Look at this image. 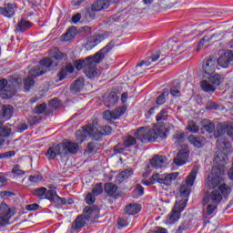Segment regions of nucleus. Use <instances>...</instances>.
Segmentation results:
<instances>
[{
  "label": "nucleus",
  "instance_id": "nucleus-1",
  "mask_svg": "<svg viewBox=\"0 0 233 233\" xmlns=\"http://www.w3.org/2000/svg\"><path fill=\"white\" fill-rule=\"evenodd\" d=\"M225 157H223L222 159H220L218 155L214 159L215 163H218V166L213 167L211 174L208 177L206 187L209 190H218L219 187L223 186V174H225V164L227 163Z\"/></svg>",
  "mask_w": 233,
  "mask_h": 233
},
{
  "label": "nucleus",
  "instance_id": "nucleus-2",
  "mask_svg": "<svg viewBox=\"0 0 233 233\" xmlns=\"http://www.w3.org/2000/svg\"><path fill=\"white\" fill-rule=\"evenodd\" d=\"M116 46L114 40L110 41L105 47L98 51L96 55L92 56L93 60H89L87 66L84 69V72L89 79H94L97 76V67L96 65L101 63L106 56H108V52Z\"/></svg>",
  "mask_w": 233,
  "mask_h": 233
},
{
  "label": "nucleus",
  "instance_id": "nucleus-3",
  "mask_svg": "<svg viewBox=\"0 0 233 233\" xmlns=\"http://www.w3.org/2000/svg\"><path fill=\"white\" fill-rule=\"evenodd\" d=\"M50 66H57V64H54V60L52 58H43L40 61V65L35 66L33 69L29 71V76H27L25 79L24 82V88L25 90H30L34 87V85H35V80H34V77H39V76H43L46 72L47 68H50Z\"/></svg>",
  "mask_w": 233,
  "mask_h": 233
},
{
  "label": "nucleus",
  "instance_id": "nucleus-4",
  "mask_svg": "<svg viewBox=\"0 0 233 233\" xmlns=\"http://www.w3.org/2000/svg\"><path fill=\"white\" fill-rule=\"evenodd\" d=\"M135 136L142 143H153L157 137H165V132L163 127L157 126L153 128L142 127L137 129Z\"/></svg>",
  "mask_w": 233,
  "mask_h": 233
},
{
  "label": "nucleus",
  "instance_id": "nucleus-5",
  "mask_svg": "<svg viewBox=\"0 0 233 233\" xmlns=\"http://www.w3.org/2000/svg\"><path fill=\"white\" fill-rule=\"evenodd\" d=\"M230 192H232V188L228 185L223 184L222 186H219V189H213L204 198V205H207L208 203L219 205L223 199V196L227 197Z\"/></svg>",
  "mask_w": 233,
  "mask_h": 233
},
{
  "label": "nucleus",
  "instance_id": "nucleus-6",
  "mask_svg": "<svg viewBox=\"0 0 233 233\" xmlns=\"http://www.w3.org/2000/svg\"><path fill=\"white\" fill-rule=\"evenodd\" d=\"M187 203H188V199H182L175 203L173 209L166 218L167 225H174V223H177V221H179V218H181V212L185 210Z\"/></svg>",
  "mask_w": 233,
  "mask_h": 233
},
{
  "label": "nucleus",
  "instance_id": "nucleus-7",
  "mask_svg": "<svg viewBox=\"0 0 233 233\" xmlns=\"http://www.w3.org/2000/svg\"><path fill=\"white\" fill-rule=\"evenodd\" d=\"M198 167H193L185 180L186 185L180 187V193L182 196H188V194H190V187L194 186L196 177H198Z\"/></svg>",
  "mask_w": 233,
  "mask_h": 233
},
{
  "label": "nucleus",
  "instance_id": "nucleus-8",
  "mask_svg": "<svg viewBox=\"0 0 233 233\" xmlns=\"http://www.w3.org/2000/svg\"><path fill=\"white\" fill-rule=\"evenodd\" d=\"M219 83H221V76L216 74L210 76L208 80H203L201 82V88L205 92H215L216 86H218Z\"/></svg>",
  "mask_w": 233,
  "mask_h": 233
},
{
  "label": "nucleus",
  "instance_id": "nucleus-9",
  "mask_svg": "<svg viewBox=\"0 0 233 233\" xmlns=\"http://www.w3.org/2000/svg\"><path fill=\"white\" fill-rule=\"evenodd\" d=\"M177 176H179L178 172L171 173V174H154L152 176L153 181H157L160 185H166V187H169V185H172V181H175V179H177Z\"/></svg>",
  "mask_w": 233,
  "mask_h": 233
},
{
  "label": "nucleus",
  "instance_id": "nucleus-10",
  "mask_svg": "<svg viewBox=\"0 0 233 233\" xmlns=\"http://www.w3.org/2000/svg\"><path fill=\"white\" fill-rule=\"evenodd\" d=\"M51 192L56 194V191L54 189H46V187H41L32 190L33 196L38 198L39 199H48V201H54V195H51Z\"/></svg>",
  "mask_w": 233,
  "mask_h": 233
},
{
  "label": "nucleus",
  "instance_id": "nucleus-11",
  "mask_svg": "<svg viewBox=\"0 0 233 233\" xmlns=\"http://www.w3.org/2000/svg\"><path fill=\"white\" fill-rule=\"evenodd\" d=\"M108 37V34L106 33H99L97 35H95L88 38L86 44V50H92L95 46H97L99 43L102 41H105Z\"/></svg>",
  "mask_w": 233,
  "mask_h": 233
},
{
  "label": "nucleus",
  "instance_id": "nucleus-12",
  "mask_svg": "<svg viewBox=\"0 0 233 233\" xmlns=\"http://www.w3.org/2000/svg\"><path fill=\"white\" fill-rule=\"evenodd\" d=\"M89 136V137H94L96 139V134L94 133V127L92 126H86L82 127V129L76 131V141L78 143H83L86 139V137Z\"/></svg>",
  "mask_w": 233,
  "mask_h": 233
},
{
  "label": "nucleus",
  "instance_id": "nucleus-13",
  "mask_svg": "<svg viewBox=\"0 0 233 233\" xmlns=\"http://www.w3.org/2000/svg\"><path fill=\"white\" fill-rule=\"evenodd\" d=\"M12 216H14V214L12 213V209H10L8 205L5 203L0 204V225H7Z\"/></svg>",
  "mask_w": 233,
  "mask_h": 233
},
{
  "label": "nucleus",
  "instance_id": "nucleus-14",
  "mask_svg": "<svg viewBox=\"0 0 233 233\" xmlns=\"http://www.w3.org/2000/svg\"><path fill=\"white\" fill-rule=\"evenodd\" d=\"M62 147V152L64 154V157H66L68 154H77L79 152V144L72 141H66L60 143Z\"/></svg>",
  "mask_w": 233,
  "mask_h": 233
},
{
  "label": "nucleus",
  "instance_id": "nucleus-15",
  "mask_svg": "<svg viewBox=\"0 0 233 233\" xmlns=\"http://www.w3.org/2000/svg\"><path fill=\"white\" fill-rule=\"evenodd\" d=\"M189 156L190 150H188V147L180 149L177 154V157L174 158L173 163H175L177 167H183V165H187Z\"/></svg>",
  "mask_w": 233,
  "mask_h": 233
},
{
  "label": "nucleus",
  "instance_id": "nucleus-16",
  "mask_svg": "<svg viewBox=\"0 0 233 233\" xmlns=\"http://www.w3.org/2000/svg\"><path fill=\"white\" fill-rule=\"evenodd\" d=\"M56 156H60V157H65L61 143L51 146L46 153V157H47V159H49V161H52V159H56Z\"/></svg>",
  "mask_w": 233,
  "mask_h": 233
},
{
  "label": "nucleus",
  "instance_id": "nucleus-17",
  "mask_svg": "<svg viewBox=\"0 0 233 233\" xmlns=\"http://www.w3.org/2000/svg\"><path fill=\"white\" fill-rule=\"evenodd\" d=\"M126 112L127 108L125 106L117 107L113 111H105L104 119H106V121H112V119H119L121 116H123Z\"/></svg>",
  "mask_w": 233,
  "mask_h": 233
},
{
  "label": "nucleus",
  "instance_id": "nucleus-18",
  "mask_svg": "<svg viewBox=\"0 0 233 233\" xmlns=\"http://www.w3.org/2000/svg\"><path fill=\"white\" fill-rule=\"evenodd\" d=\"M119 0H96L91 5L92 12H101L106 10L111 3H118Z\"/></svg>",
  "mask_w": 233,
  "mask_h": 233
},
{
  "label": "nucleus",
  "instance_id": "nucleus-19",
  "mask_svg": "<svg viewBox=\"0 0 233 233\" xmlns=\"http://www.w3.org/2000/svg\"><path fill=\"white\" fill-rule=\"evenodd\" d=\"M233 61V52L227 51L218 58V65L222 68H228Z\"/></svg>",
  "mask_w": 233,
  "mask_h": 233
},
{
  "label": "nucleus",
  "instance_id": "nucleus-20",
  "mask_svg": "<svg viewBox=\"0 0 233 233\" xmlns=\"http://www.w3.org/2000/svg\"><path fill=\"white\" fill-rule=\"evenodd\" d=\"M168 164L167 157L157 155L150 160V165L153 168H164Z\"/></svg>",
  "mask_w": 233,
  "mask_h": 233
},
{
  "label": "nucleus",
  "instance_id": "nucleus-21",
  "mask_svg": "<svg viewBox=\"0 0 233 233\" xmlns=\"http://www.w3.org/2000/svg\"><path fill=\"white\" fill-rule=\"evenodd\" d=\"M117 185L114 183H106L104 186V191L109 198H113V199H117V198H119V193H117Z\"/></svg>",
  "mask_w": 233,
  "mask_h": 233
},
{
  "label": "nucleus",
  "instance_id": "nucleus-22",
  "mask_svg": "<svg viewBox=\"0 0 233 233\" xmlns=\"http://www.w3.org/2000/svg\"><path fill=\"white\" fill-rule=\"evenodd\" d=\"M203 72L207 76H212L216 72V59L208 58L202 66Z\"/></svg>",
  "mask_w": 233,
  "mask_h": 233
},
{
  "label": "nucleus",
  "instance_id": "nucleus-23",
  "mask_svg": "<svg viewBox=\"0 0 233 233\" xmlns=\"http://www.w3.org/2000/svg\"><path fill=\"white\" fill-rule=\"evenodd\" d=\"M17 6L15 4H7L5 7H0V15L4 17H14Z\"/></svg>",
  "mask_w": 233,
  "mask_h": 233
},
{
  "label": "nucleus",
  "instance_id": "nucleus-24",
  "mask_svg": "<svg viewBox=\"0 0 233 233\" xmlns=\"http://www.w3.org/2000/svg\"><path fill=\"white\" fill-rule=\"evenodd\" d=\"M51 196H53V203L58 205V207H63L64 205H74V199L61 198L57 193L51 192Z\"/></svg>",
  "mask_w": 233,
  "mask_h": 233
},
{
  "label": "nucleus",
  "instance_id": "nucleus-25",
  "mask_svg": "<svg viewBox=\"0 0 233 233\" xmlns=\"http://www.w3.org/2000/svg\"><path fill=\"white\" fill-rule=\"evenodd\" d=\"M99 216V209L97 207H86L84 209V218L88 220L90 218L96 219Z\"/></svg>",
  "mask_w": 233,
  "mask_h": 233
},
{
  "label": "nucleus",
  "instance_id": "nucleus-26",
  "mask_svg": "<svg viewBox=\"0 0 233 233\" xmlns=\"http://www.w3.org/2000/svg\"><path fill=\"white\" fill-rule=\"evenodd\" d=\"M187 141H189L193 147H196V148H201L205 143V137L201 136L190 135L187 137Z\"/></svg>",
  "mask_w": 233,
  "mask_h": 233
},
{
  "label": "nucleus",
  "instance_id": "nucleus-27",
  "mask_svg": "<svg viewBox=\"0 0 233 233\" xmlns=\"http://www.w3.org/2000/svg\"><path fill=\"white\" fill-rule=\"evenodd\" d=\"M119 96H117V94L116 92H111L107 96V97L105 98L104 100V105L107 108H113V106H116V101H118Z\"/></svg>",
  "mask_w": 233,
  "mask_h": 233
},
{
  "label": "nucleus",
  "instance_id": "nucleus-28",
  "mask_svg": "<svg viewBox=\"0 0 233 233\" xmlns=\"http://www.w3.org/2000/svg\"><path fill=\"white\" fill-rule=\"evenodd\" d=\"M159 57H161V53L156 52L150 57L146 58L145 60H142L140 63H138L137 66H150L152 63H156Z\"/></svg>",
  "mask_w": 233,
  "mask_h": 233
},
{
  "label": "nucleus",
  "instance_id": "nucleus-29",
  "mask_svg": "<svg viewBox=\"0 0 233 233\" xmlns=\"http://www.w3.org/2000/svg\"><path fill=\"white\" fill-rule=\"evenodd\" d=\"M126 214L128 216H135V214H139L141 212V205L139 204H129L125 208Z\"/></svg>",
  "mask_w": 233,
  "mask_h": 233
},
{
  "label": "nucleus",
  "instance_id": "nucleus-30",
  "mask_svg": "<svg viewBox=\"0 0 233 233\" xmlns=\"http://www.w3.org/2000/svg\"><path fill=\"white\" fill-rule=\"evenodd\" d=\"M32 28V24L30 21L25 19H21L16 25V32H26V30H30Z\"/></svg>",
  "mask_w": 233,
  "mask_h": 233
},
{
  "label": "nucleus",
  "instance_id": "nucleus-31",
  "mask_svg": "<svg viewBox=\"0 0 233 233\" xmlns=\"http://www.w3.org/2000/svg\"><path fill=\"white\" fill-rule=\"evenodd\" d=\"M185 132L183 131H177L173 135V141L177 147H183V143H185Z\"/></svg>",
  "mask_w": 233,
  "mask_h": 233
},
{
  "label": "nucleus",
  "instance_id": "nucleus-32",
  "mask_svg": "<svg viewBox=\"0 0 233 233\" xmlns=\"http://www.w3.org/2000/svg\"><path fill=\"white\" fill-rule=\"evenodd\" d=\"M201 125H202L201 130H205L206 132H208V134H212V132L216 130V125L214 124V122L208 119L202 120Z\"/></svg>",
  "mask_w": 233,
  "mask_h": 233
},
{
  "label": "nucleus",
  "instance_id": "nucleus-33",
  "mask_svg": "<svg viewBox=\"0 0 233 233\" xmlns=\"http://www.w3.org/2000/svg\"><path fill=\"white\" fill-rule=\"evenodd\" d=\"M86 218L83 217V215H79L76 220L72 224V228L74 230H81L83 227H85L86 222Z\"/></svg>",
  "mask_w": 233,
  "mask_h": 233
},
{
  "label": "nucleus",
  "instance_id": "nucleus-34",
  "mask_svg": "<svg viewBox=\"0 0 233 233\" xmlns=\"http://www.w3.org/2000/svg\"><path fill=\"white\" fill-rule=\"evenodd\" d=\"M14 114V107L10 105H4L2 106V113L1 116L4 117L6 121L7 119H10Z\"/></svg>",
  "mask_w": 233,
  "mask_h": 233
},
{
  "label": "nucleus",
  "instance_id": "nucleus-35",
  "mask_svg": "<svg viewBox=\"0 0 233 233\" xmlns=\"http://www.w3.org/2000/svg\"><path fill=\"white\" fill-rule=\"evenodd\" d=\"M76 37V27H70L67 32L62 35V41H72Z\"/></svg>",
  "mask_w": 233,
  "mask_h": 233
},
{
  "label": "nucleus",
  "instance_id": "nucleus-36",
  "mask_svg": "<svg viewBox=\"0 0 233 233\" xmlns=\"http://www.w3.org/2000/svg\"><path fill=\"white\" fill-rule=\"evenodd\" d=\"M92 56H87L86 59H80L76 62V70H82V68H85L87 66L88 63L92 61Z\"/></svg>",
  "mask_w": 233,
  "mask_h": 233
},
{
  "label": "nucleus",
  "instance_id": "nucleus-37",
  "mask_svg": "<svg viewBox=\"0 0 233 233\" xmlns=\"http://www.w3.org/2000/svg\"><path fill=\"white\" fill-rule=\"evenodd\" d=\"M132 174H134V171L132 169H125L124 171L120 172L116 177L118 181L121 182L125 181V179H128V177H130Z\"/></svg>",
  "mask_w": 233,
  "mask_h": 233
},
{
  "label": "nucleus",
  "instance_id": "nucleus-38",
  "mask_svg": "<svg viewBox=\"0 0 233 233\" xmlns=\"http://www.w3.org/2000/svg\"><path fill=\"white\" fill-rule=\"evenodd\" d=\"M84 86L85 81L83 79H77L71 85V90L73 92H80Z\"/></svg>",
  "mask_w": 233,
  "mask_h": 233
},
{
  "label": "nucleus",
  "instance_id": "nucleus-39",
  "mask_svg": "<svg viewBox=\"0 0 233 233\" xmlns=\"http://www.w3.org/2000/svg\"><path fill=\"white\" fill-rule=\"evenodd\" d=\"M168 119V108H163L156 116V121H167Z\"/></svg>",
  "mask_w": 233,
  "mask_h": 233
},
{
  "label": "nucleus",
  "instance_id": "nucleus-40",
  "mask_svg": "<svg viewBox=\"0 0 233 233\" xmlns=\"http://www.w3.org/2000/svg\"><path fill=\"white\" fill-rule=\"evenodd\" d=\"M167 97H168V91H163L156 100V103L158 106H161V105H165L167 103Z\"/></svg>",
  "mask_w": 233,
  "mask_h": 233
},
{
  "label": "nucleus",
  "instance_id": "nucleus-41",
  "mask_svg": "<svg viewBox=\"0 0 233 233\" xmlns=\"http://www.w3.org/2000/svg\"><path fill=\"white\" fill-rule=\"evenodd\" d=\"M137 141L136 140V137L132 136H127L124 138V147L126 148H130V147H134Z\"/></svg>",
  "mask_w": 233,
  "mask_h": 233
},
{
  "label": "nucleus",
  "instance_id": "nucleus-42",
  "mask_svg": "<svg viewBox=\"0 0 233 233\" xmlns=\"http://www.w3.org/2000/svg\"><path fill=\"white\" fill-rule=\"evenodd\" d=\"M91 194L93 196H101V194H103V183H96L93 186Z\"/></svg>",
  "mask_w": 233,
  "mask_h": 233
},
{
  "label": "nucleus",
  "instance_id": "nucleus-43",
  "mask_svg": "<svg viewBox=\"0 0 233 233\" xmlns=\"http://www.w3.org/2000/svg\"><path fill=\"white\" fill-rule=\"evenodd\" d=\"M97 132L100 136H110L112 134V127L110 126H103L98 127Z\"/></svg>",
  "mask_w": 233,
  "mask_h": 233
},
{
  "label": "nucleus",
  "instance_id": "nucleus-44",
  "mask_svg": "<svg viewBox=\"0 0 233 233\" xmlns=\"http://www.w3.org/2000/svg\"><path fill=\"white\" fill-rule=\"evenodd\" d=\"M187 130H188V132H192L193 134H198V132H199V127H198V124H196L194 120H190L187 124Z\"/></svg>",
  "mask_w": 233,
  "mask_h": 233
},
{
  "label": "nucleus",
  "instance_id": "nucleus-45",
  "mask_svg": "<svg viewBox=\"0 0 233 233\" xmlns=\"http://www.w3.org/2000/svg\"><path fill=\"white\" fill-rule=\"evenodd\" d=\"M12 134V129L6 126H0V136L1 137H8Z\"/></svg>",
  "mask_w": 233,
  "mask_h": 233
},
{
  "label": "nucleus",
  "instance_id": "nucleus-46",
  "mask_svg": "<svg viewBox=\"0 0 233 233\" xmlns=\"http://www.w3.org/2000/svg\"><path fill=\"white\" fill-rule=\"evenodd\" d=\"M208 207L206 208V214L207 216H212L214 214V211L218 209V204L215 203H208Z\"/></svg>",
  "mask_w": 233,
  "mask_h": 233
},
{
  "label": "nucleus",
  "instance_id": "nucleus-47",
  "mask_svg": "<svg viewBox=\"0 0 233 233\" xmlns=\"http://www.w3.org/2000/svg\"><path fill=\"white\" fill-rule=\"evenodd\" d=\"M221 108V106H219L218 103L214 101H208L206 104V110H219Z\"/></svg>",
  "mask_w": 233,
  "mask_h": 233
},
{
  "label": "nucleus",
  "instance_id": "nucleus-48",
  "mask_svg": "<svg viewBox=\"0 0 233 233\" xmlns=\"http://www.w3.org/2000/svg\"><path fill=\"white\" fill-rule=\"evenodd\" d=\"M53 57L56 61H61V59H65V57H66V54L61 52L59 49H55Z\"/></svg>",
  "mask_w": 233,
  "mask_h": 233
},
{
  "label": "nucleus",
  "instance_id": "nucleus-49",
  "mask_svg": "<svg viewBox=\"0 0 233 233\" xmlns=\"http://www.w3.org/2000/svg\"><path fill=\"white\" fill-rule=\"evenodd\" d=\"M41 119H43V117H41V115H38V114H36L35 116H31L27 118L28 123L31 126L39 123V121H41Z\"/></svg>",
  "mask_w": 233,
  "mask_h": 233
},
{
  "label": "nucleus",
  "instance_id": "nucleus-50",
  "mask_svg": "<svg viewBox=\"0 0 233 233\" xmlns=\"http://www.w3.org/2000/svg\"><path fill=\"white\" fill-rule=\"evenodd\" d=\"M217 35H213L211 37L208 36H204L198 43V46L197 47V52H199V50H201V46H203L205 45V43H208V41H210V39H212V37H216Z\"/></svg>",
  "mask_w": 233,
  "mask_h": 233
},
{
  "label": "nucleus",
  "instance_id": "nucleus-51",
  "mask_svg": "<svg viewBox=\"0 0 233 233\" xmlns=\"http://www.w3.org/2000/svg\"><path fill=\"white\" fill-rule=\"evenodd\" d=\"M85 201L87 205H94L96 203V195H93L92 193H87Z\"/></svg>",
  "mask_w": 233,
  "mask_h": 233
},
{
  "label": "nucleus",
  "instance_id": "nucleus-52",
  "mask_svg": "<svg viewBox=\"0 0 233 233\" xmlns=\"http://www.w3.org/2000/svg\"><path fill=\"white\" fill-rule=\"evenodd\" d=\"M46 110V104H40L35 106V114H38V116H40V114H45Z\"/></svg>",
  "mask_w": 233,
  "mask_h": 233
},
{
  "label": "nucleus",
  "instance_id": "nucleus-53",
  "mask_svg": "<svg viewBox=\"0 0 233 233\" xmlns=\"http://www.w3.org/2000/svg\"><path fill=\"white\" fill-rule=\"evenodd\" d=\"M49 106H51L52 108H55V110H57L58 108L61 107V102H59V99L55 98L49 101Z\"/></svg>",
  "mask_w": 233,
  "mask_h": 233
},
{
  "label": "nucleus",
  "instance_id": "nucleus-54",
  "mask_svg": "<svg viewBox=\"0 0 233 233\" xmlns=\"http://www.w3.org/2000/svg\"><path fill=\"white\" fill-rule=\"evenodd\" d=\"M13 174H15L16 176H25L26 174L25 171H23L21 169V167L19 165H15L12 169Z\"/></svg>",
  "mask_w": 233,
  "mask_h": 233
},
{
  "label": "nucleus",
  "instance_id": "nucleus-55",
  "mask_svg": "<svg viewBox=\"0 0 233 233\" xmlns=\"http://www.w3.org/2000/svg\"><path fill=\"white\" fill-rule=\"evenodd\" d=\"M67 75H68V73H67L66 69L65 67L61 68L57 74L59 81H63V79H65V77H66Z\"/></svg>",
  "mask_w": 233,
  "mask_h": 233
},
{
  "label": "nucleus",
  "instance_id": "nucleus-56",
  "mask_svg": "<svg viewBox=\"0 0 233 233\" xmlns=\"http://www.w3.org/2000/svg\"><path fill=\"white\" fill-rule=\"evenodd\" d=\"M29 181L31 183H39L43 179V177L41 175H34V176H29Z\"/></svg>",
  "mask_w": 233,
  "mask_h": 233
},
{
  "label": "nucleus",
  "instance_id": "nucleus-57",
  "mask_svg": "<svg viewBox=\"0 0 233 233\" xmlns=\"http://www.w3.org/2000/svg\"><path fill=\"white\" fill-rule=\"evenodd\" d=\"M170 94L173 96V97H180L181 96V91H179V88L177 87H171Z\"/></svg>",
  "mask_w": 233,
  "mask_h": 233
},
{
  "label": "nucleus",
  "instance_id": "nucleus-58",
  "mask_svg": "<svg viewBox=\"0 0 233 233\" xmlns=\"http://www.w3.org/2000/svg\"><path fill=\"white\" fill-rule=\"evenodd\" d=\"M14 156H15V152L8 151V152L0 154V159H4L5 157H14Z\"/></svg>",
  "mask_w": 233,
  "mask_h": 233
},
{
  "label": "nucleus",
  "instance_id": "nucleus-59",
  "mask_svg": "<svg viewBox=\"0 0 233 233\" xmlns=\"http://www.w3.org/2000/svg\"><path fill=\"white\" fill-rule=\"evenodd\" d=\"M117 225L118 227H128V220L127 218H118L117 219Z\"/></svg>",
  "mask_w": 233,
  "mask_h": 233
},
{
  "label": "nucleus",
  "instance_id": "nucleus-60",
  "mask_svg": "<svg viewBox=\"0 0 233 233\" xmlns=\"http://www.w3.org/2000/svg\"><path fill=\"white\" fill-rule=\"evenodd\" d=\"M39 208V205L38 204H29L25 206V210H37Z\"/></svg>",
  "mask_w": 233,
  "mask_h": 233
},
{
  "label": "nucleus",
  "instance_id": "nucleus-61",
  "mask_svg": "<svg viewBox=\"0 0 233 233\" xmlns=\"http://www.w3.org/2000/svg\"><path fill=\"white\" fill-rule=\"evenodd\" d=\"M6 86H8V80L3 78L0 80V91L5 90L6 91Z\"/></svg>",
  "mask_w": 233,
  "mask_h": 233
},
{
  "label": "nucleus",
  "instance_id": "nucleus-62",
  "mask_svg": "<svg viewBox=\"0 0 233 233\" xmlns=\"http://www.w3.org/2000/svg\"><path fill=\"white\" fill-rule=\"evenodd\" d=\"M81 21V14L77 13L72 17V22L76 25Z\"/></svg>",
  "mask_w": 233,
  "mask_h": 233
},
{
  "label": "nucleus",
  "instance_id": "nucleus-63",
  "mask_svg": "<svg viewBox=\"0 0 233 233\" xmlns=\"http://www.w3.org/2000/svg\"><path fill=\"white\" fill-rule=\"evenodd\" d=\"M136 188L140 196H143V194H145V187H143V186H141L140 184H137Z\"/></svg>",
  "mask_w": 233,
  "mask_h": 233
},
{
  "label": "nucleus",
  "instance_id": "nucleus-64",
  "mask_svg": "<svg viewBox=\"0 0 233 233\" xmlns=\"http://www.w3.org/2000/svg\"><path fill=\"white\" fill-rule=\"evenodd\" d=\"M64 68L66 70L67 74H73L75 70V67L72 66V64H67Z\"/></svg>",
  "mask_w": 233,
  "mask_h": 233
}]
</instances>
